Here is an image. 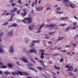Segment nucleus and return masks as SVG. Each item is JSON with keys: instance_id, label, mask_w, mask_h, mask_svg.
Instances as JSON below:
<instances>
[{"instance_id": "ea45409f", "label": "nucleus", "mask_w": 78, "mask_h": 78, "mask_svg": "<svg viewBox=\"0 0 78 78\" xmlns=\"http://www.w3.org/2000/svg\"><path fill=\"white\" fill-rule=\"evenodd\" d=\"M39 51L41 52H44V51H45V50L42 49H40L39 50Z\"/></svg>"}, {"instance_id": "2eb2a0df", "label": "nucleus", "mask_w": 78, "mask_h": 78, "mask_svg": "<svg viewBox=\"0 0 78 78\" xmlns=\"http://www.w3.org/2000/svg\"><path fill=\"white\" fill-rule=\"evenodd\" d=\"M7 65L8 67H10V68L13 67V66H12V64L8 63L7 64Z\"/></svg>"}, {"instance_id": "7ed1b4c3", "label": "nucleus", "mask_w": 78, "mask_h": 78, "mask_svg": "<svg viewBox=\"0 0 78 78\" xmlns=\"http://www.w3.org/2000/svg\"><path fill=\"white\" fill-rule=\"evenodd\" d=\"M28 16H29V18L26 17L24 18L23 20H21V21H22L24 23H27L28 22V24H30L32 22V21L30 20V15H29Z\"/></svg>"}, {"instance_id": "49530a36", "label": "nucleus", "mask_w": 78, "mask_h": 78, "mask_svg": "<svg viewBox=\"0 0 78 78\" xmlns=\"http://www.w3.org/2000/svg\"><path fill=\"white\" fill-rule=\"evenodd\" d=\"M14 16V15H11V17L10 18V19H12H12H13V16Z\"/></svg>"}, {"instance_id": "473e14b6", "label": "nucleus", "mask_w": 78, "mask_h": 78, "mask_svg": "<svg viewBox=\"0 0 78 78\" xmlns=\"http://www.w3.org/2000/svg\"><path fill=\"white\" fill-rule=\"evenodd\" d=\"M73 26H76L77 25V23L76 22H73Z\"/></svg>"}, {"instance_id": "393cba45", "label": "nucleus", "mask_w": 78, "mask_h": 78, "mask_svg": "<svg viewBox=\"0 0 78 78\" xmlns=\"http://www.w3.org/2000/svg\"><path fill=\"white\" fill-rule=\"evenodd\" d=\"M68 17L66 16L65 18L62 17L61 18V20H64V19H68Z\"/></svg>"}, {"instance_id": "69168bd1", "label": "nucleus", "mask_w": 78, "mask_h": 78, "mask_svg": "<svg viewBox=\"0 0 78 78\" xmlns=\"http://www.w3.org/2000/svg\"><path fill=\"white\" fill-rule=\"evenodd\" d=\"M35 60H38L39 59V58H36V57H35Z\"/></svg>"}, {"instance_id": "603ef678", "label": "nucleus", "mask_w": 78, "mask_h": 78, "mask_svg": "<svg viewBox=\"0 0 78 78\" xmlns=\"http://www.w3.org/2000/svg\"><path fill=\"white\" fill-rule=\"evenodd\" d=\"M20 13V10H18L17 12V14H19Z\"/></svg>"}, {"instance_id": "20e7f679", "label": "nucleus", "mask_w": 78, "mask_h": 78, "mask_svg": "<svg viewBox=\"0 0 78 78\" xmlns=\"http://www.w3.org/2000/svg\"><path fill=\"white\" fill-rule=\"evenodd\" d=\"M40 42H41V41L39 40L33 41L30 44V47L31 48V47L35 46V43H40Z\"/></svg>"}, {"instance_id": "a878e982", "label": "nucleus", "mask_w": 78, "mask_h": 78, "mask_svg": "<svg viewBox=\"0 0 78 78\" xmlns=\"http://www.w3.org/2000/svg\"><path fill=\"white\" fill-rule=\"evenodd\" d=\"M67 25V24L66 23H63V24H61L60 26L61 27H64V26H66Z\"/></svg>"}, {"instance_id": "09e8293b", "label": "nucleus", "mask_w": 78, "mask_h": 78, "mask_svg": "<svg viewBox=\"0 0 78 78\" xmlns=\"http://www.w3.org/2000/svg\"><path fill=\"white\" fill-rule=\"evenodd\" d=\"M41 65L42 66H43V67H44L46 68V66L44 65V63H42Z\"/></svg>"}, {"instance_id": "39448f33", "label": "nucleus", "mask_w": 78, "mask_h": 78, "mask_svg": "<svg viewBox=\"0 0 78 78\" xmlns=\"http://www.w3.org/2000/svg\"><path fill=\"white\" fill-rule=\"evenodd\" d=\"M23 51H24V52H26V53L27 55H28V58L31 60V59H32L33 58H32V57L31 55H29V54H30V53L28 52V51H27V50L26 48H24L23 49Z\"/></svg>"}, {"instance_id": "423d86ee", "label": "nucleus", "mask_w": 78, "mask_h": 78, "mask_svg": "<svg viewBox=\"0 0 78 78\" xmlns=\"http://www.w3.org/2000/svg\"><path fill=\"white\" fill-rule=\"evenodd\" d=\"M34 49V48H33L30 49V50H29L30 53H34H34H35V54H37V51H36Z\"/></svg>"}, {"instance_id": "cd10ccee", "label": "nucleus", "mask_w": 78, "mask_h": 78, "mask_svg": "<svg viewBox=\"0 0 78 78\" xmlns=\"http://www.w3.org/2000/svg\"><path fill=\"white\" fill-rule=\"evenodd\" d=\"M24 39L26 42H28V38H25Z\"/></svg>"}, {"instance_id": "b1692460", "label": "nucleus", "mask_w": 78, "mask_h": 78, "mask_svg": "<svg viewBox=\"0 0 78 78\" xmlns=\"http://www.w3.org/2000/svg\"><path fill=\"white\" fill-rule=\"evenodd\" d=\"M1 67L2 69H6L7 68V66L6 65H5V66L3 65Z\"/></svg>"}, {"instance_id": "6ab92c4d", "label": "nucleus", "mask_w": 78, "mask_h": 78, "mask_svg": "<svg viewBox=\"0 0 78 78\" xmlns=\"http://www.w3.org/2000/svg\"><path fill=\"white\" fill-rule=\"evenodd\" d=\"M17 23H14V24L12 25H11V27H17Z\"/></svg>"}, {"instance_id": "1a4fd4ad", "label": "nucleus", "mask_w": 78, "mask_h": 78, "mask_svg": "<svg viewBox=\"0 0 78 78\" xmlns=\"http://www.w3.org/2000/svg\"><path fill=\"white\" fill-rule=\"evenodd\" d=\"M67 70L68 72H69V71H72L73 70V67L72 66H70L67 69Z\"/></svg>"}, {"instance_id": "0e129e2a", "label": "nucleus", "mask_w": 78, "mask_h": 78, "mask_svg": "<svg viewBox=\"0 0 78 78\" xmlns=\"http://www.w3.org/2000/svg\"><path fill=\"white\" fill-rule=\"evenodd\" d=\"M37 0H36L35 2V5H36L37 4Z\"/></svg>"}, {"instance_id": "de8ad7c7", "label": "nucleus", "mask_w": 78, "mask_h": 78, "mask_svg": "<svg viewBox=\"0 0 78 78\" xmlns=\"http://www.w3.org/2000/svg\"><path fill=\"white\" fill-rule=\"evenodd\" d=\"M18 3H19V4H20V5L22 4V2H21V1L19 0L18 1Z\"/></svg>"}, {"instance_id": "58836bf2", "label": "nucleus", "mask_w": 78, "mask_h": 78, "mask_svg": "<svg viewBox=\"0 0 78 78\" xmlns=\"http://www.w3.org/2000/svg\"><path fill=\"white\" fill-rule=\"evenodd\" d=\"M61 48H58V47H55V49L56 50H58V49H61Z\"/></svg>"}, {"instance_id": "c9c22d12", "label": "nucleus", "mask_w": 78, "mask_h": 78, "mask_svg": "<svg viewBox=\"0 0 78 78\" xmlns=\"http://www.w3.org/2000/svg\"><path fill=\"white\" fill-rule=\"evenodd\" d=\"M30 60L32 61H33V62H34V63H36V62L34 60V59H33V58H32V59H30Z\"/></svg>"}, {"instance_id": "3c124183", "label": "nucleus", "mask_w": 78, "mask_h": 78, "mask_svg": "<svg viewBox=\"0 0 78 78\" xmlns=\"http://www.w3.org/2000/svg\"><path fill=\"white\" fill-rule=\"evenodd\" d=\"M64 59V58H62L61 59H60V62H63V59Z\"/></svg>"}, {"instance_id": "f704fd0d", "label": "nucleus", "mask_w": 78, "mask_h": 78, "mask_svg": "<svg viewBox=\"0 0 78 78\" xmlns=\"http://www.w3.org/2000/svg\"><path fill=\"white\" fill-rule=\"evenodd\" d=\"M31 26L33 28H34V27H35V24L34 23H33L31 25Z\"/></svg>"}, {"instance_id": "f257e3e1", "label": "nucleus", "mask_w": 78, "mask_h": 78, "mask_svg": "<svg viewBox=\"0 0 78 78\" xmlns=\"http://www.w3.org/2000/svg\"><path fill=\"white\" fill-rule=\"evenodd\" d=\"M57 2H61L62 1L63 3L66 4L67 5H65V6H66L67 7H69V6H70L72 8H74V7L73 6V4L69 1V0H56Z\"/></svg>"}, {"instance_id": "774afa93", "label": "nucleus", "mask_w": 78, "mask_h": 78, "mask_svg": "<svg viewBox=\"0 0 78 78\" xmlns=\"http://www.w3.org/2000/svg\"><path fill=\"white\" fill-rule=\"evenodd\" d=\"M73 46H75V47H76V44L74 43L73 44Z\"/></svg>"}, {"instance_id": "c756f323", "label": "nucleus", "mask_w": 78, "mask_h": 78, "mask_svg": "<svg viewBox=\"0 0 78 78\" xmlns=\"http://www.w3.org/2000/svg\"><path fill=\"white\" fill-rule=\"evenodd\" d=\"M29 28L30 30H31V31L33 30V27L31 26L29 27Z\"/></svg>"}, {"instance_id": "e433bc0d", "label": "nucleus", "mask_w": 78, "mask_h": 78, "mask_svg": "<svg viewBox=\"0 0 78 78\" xmlns=\"http://www.w3.org/2000/svg\"><path fill=\"white\" fill-rule=\"evenodd\" d=\"M51 8H50V7H48L46 8V10H49V9H51Z\"/></svg>"}, {"instance_id": "9d476101", "label": "nucleus", "mask_w": 78, "mask_h": 78, "mask_svg": "<svg viewBox=\"0 0 78 78\" xmlns=\"http://www.w3.org/2000/svg\"><path fill=\"white\" fill-rule=\"evenodd\" d=\"M43 9V7H39L36 8V10L37 11H41Z\"/></svg>"}, {"instance_id": "a19ab883", "label": "nucleus", "mask_w": 78, "mask_h": 78, "mask_svg": "<svg viewBox=\"0 0 78 78\" xmlns=\"http://www.w3.org/2000/svg\"><path fill=\"white\" fill-rule=\"evenodd\" d=\"M73 30H75V28H78V27L77 26H75L73 27Z\"/></svg>"}, {"instance_id": "79ce46f5", "label": "nucleus", "mask_w": 78, "mask_h": 78, "mask_svg": "<svg viewBox=\"0 0 78 78\" xmlns=\"http://www.w3.org/2000/svg\"><path fill=\"white\" fill-rule=\"evenodd\" d=\"M39 62H40V63H41V64H44V62H43V61H42L41 60H40L39 61Z\"/></svg>"}, {"instance_id": "f03ea898", "label": "nucleus", "mask_w": 78, "mask_h": 78, "mask_svg": "<svg viewBox=\"0 0 78 78\" xmlns=\"http://www.w3.org/2000/svg\"><path fill=\"white\" fill-rule=\"evenodd\" d=\"M57 2H61L62 1L63 3L66 4L67 5H65V6H66L67 7H69V6H70L72 8H74V7L73 6V4L69 1V0H56Z\"/></svg>"}, {"instance_id": "5fc2aeb1", "label": "nucleus", "mask_w": 78, "mask_h": 78, "mask_svg": "<svg viewBox=\"0 0 78 78\" xmlns=\"http://www.w3.org/2000/svg\"><path fill=\"white\" fill-rule=\"evenodd\" d=\"M61 51L62 52H66V50H61Z\"/></svg>"}, {"instance_id": "c85d7f7f", "label": "nucleus", "mask_w": 78, "mask_h": 78, "mask_svg": "<svg viewBox=\"0 0 78 78\" xmlns=\"http://www.w3.org/2000/svg\"><path fill=\"white\" fill-rule=\"evenodd\" d=\"M5 75H8L10 74L9 72H8V71H7L6 72H5Z\"/></svg>"}, {"instance_id": "8fccbe9b", "label": "nucleus", "mask_w": 78, "mask_h": 78, "mask_svg": "<svg viewBox=\"0 0 78 78\" xmlns=\"http://www.w3.org/2000/svg\"><path fill=\"white\" fill-rule=\"evenodd\" d=\"M8 23L6 22L5 23L3 24V25H8Z\"/></svg>"}, {"instance_id": "4be33fe9", "label": "nucleus", "mask_w": 78, "mask_h": 78, "mask_svg": "<svg viewBox=\"0 0 78 78\" xmlns=\"http://www.w3.org/2000/svg\"><path fill=\"white\" fill-rule=\"evenodd\" d=\"M55 12L57 13V14H63L64 12H58L57 11H55Z\"/></svg>"}, {"instance_id": "052dcab7", "label": "nucleus", "mask_w": 78, "mask_h": 78, "mask_svg": "<svg viewBox=\"0 0 78 78\" xmlns=\"http://www.w3.org/2000/svg\"><path fill=\"white\" fill-rule=\"evenodd\" d=\"M13 0H11L9 2V3H12V2H13Z\"/></svg>"}, {"instance_id": "6e6552de", "label": "nucleus", "mask_w": 78, "mask_h": 78, "mask_svg": "<svg viewBox=\"0 0 78 78\" xmlns=\"http://www.w3.org/2000/svg\"><path fill=\"white\" fill-rule=\"evenodd\" d=\"M20 59L23 62L25 63H28V61L27 60V58L26 57H24L22 58H21Z\"/></svg>"}, {"instance_id": "13d9d810", "label": "nucleus", "mask_w": 78, "mask_h": 78, "mask_svg": "<svg viewBox=\"0 0 78 78\" xmlns=\"http://www.w3.org/2000/svg\"><path fill=\"white\" fill-rule=\"evenodd\" d=\"M48 44H52V42H50V41H48Z\"/></svg>"}, {"instance_id": "f8f14e48", "label": "nucleus", "mask_w": 78, "mask_h": 78, "mask_svg": "<svg viewBox=\"0 0 78 78\" xmlns=\"http://www.w3.org/2000/svg\"><path fill=\"white\" fill-rule=\"evenodd\" d=\"M53 27H58V25L56 24H53V23H51V29L52 30L53 29Z\"/></svg>"}, {"instance_id": "7c9ffc66", "label": "nucleus", "mask_w": 78, "mask_h": 78, "mask_svg": "<svg viewBox=\"0 0 78 78\" xmlns=\"http://www.w3.org/2000/svg\"><path fill=\"white\" fill-rule=\"evenodd\" d=\"M29 69H30V70H34V68L29 67Z\"/></svg>"}, {"instance_id": "9b49d317", "label": "nucleus", "mask_w": 78, "mask_h": 78, "mask_svg": "<svg viewBox=\"0 0 78 78\" xmlns=\"http://www.w3.org/2000/svg\"><path fill=\"white\" fill-rule=\"evenodd\" d=\"M8 35L9 36H12L13 35V31H9L8 34Z\"/></svg>"}, {"instance_id": "37998d69", "label": "nucleus", "mask_w": 78, "mask_h": 78, "mask_svg": "<svg viewBox=\"0 0 78 78\" xmlns=\"http://www.w3.org/2000/svg\"><path fill=\"white\" fill-rule=\"evenodd\" d=\"M68 74L69 75H73V73H72V72H69L68 73Z\"/></svg>"}, {"instance_id": "5701e85b", "label": "nucleus", "mask_w": 78, "mask_h": 78, "mask_svg": "<svg viewBox=\"0 0 78 78\" xmlns=\"http://www.w3.org/2000/svg\"><path fill=\"white\" fill-rule=\"evenodd\" d=\"M0 53H5V51L3 50L2 49H0Z\"/></svg>"}, {"instance_id": "2f4dec72", "label": "nucleus", "mask_w": 78, "mask_h": 78, "mask_svg": "<svg viewBox=\"0 0 78 78\" xmlns=\"http://www.w3.org/2000/svg\"><path fill=\"white\" fill-rule=\"evenodd\" d=\"M45 27H51V24L49 25H47Z\"/></svg>"}, {"instance_id": "aec40b11", "label": "nucleus", "mask_w": 78, "mask_h": 78, "mask_svg": "<svg viewBox=\"0 0 78 78\" xmlns=\"http://www.w3.org/2000/svg\"><path fill=\"white\" fill-rule=\"evenodd\" d=\"M64 39V37H61L57 40V41H60L61 40H63Z\"/></svg>"}, {"instance_id": "864d4df0", "label": "nucleus", "mask_w": 78, "mask_h": 78, "mask_svg": "<svg viewBox=\"0 0 78 78\" xmlns=\"http://www.w3.org/2000/svg\"><path fill=\"white\" fill-rule=\"evenodd\" d=\"M24 75H28V73H24Z\"/></svg>"}, {"instance_id": "0eeeda50", "label": "nucleus", "mask_w": 78, "mask_h": 78, "mask_svg": "<svg viewBox=\"0 0 78 78\" xmlns=\"http://www.w3.org/2000/svg\"><path fill=\"white\" fill-rule=\"evenodd\" d=\"M23 11L24 12V13L23 12H22L21 13V14H22L23 15L22 17L23 18L24 17V16H26V15L27 14V9H23Z\"/></svg>"}, {"instance_id": "a211bd4d", "label": "nucleus", "mask_w": 78, "mask_h": 78, "mask_svg": "<svg viewBox=\"0 0 78 78\" xmlns=\"http://www.w3.org/2000/svg\"><path fill=\"white\" fill-rule=\"evenodd\" d=\"M41 59H44V53H41Z\"/></svg>"}, {"instance_id": "4d7b16f0", "label": "nucleus", "mask_w": 78, "mask_h": 78, "mask_svg": "<svg viewBox=\"0 0 78 78\" xmlns=\"http://www.w3.org/2000/svg\"><path fill=\"white\" fill-rule=\"evenodd\" d=\"M12 75H16V73H15L12 72Z\"/></svg>"}, {"instance_id": "bf43d9fd", "label": "nucleus", "mask_w": 78, "mask_h": 78, "mask_svg": "<svg viewBox=\"0 0 78 78\" xmlns=\"http://www.w3.org/2000/svg\"><path fill=\"white\" fill-rule=\"evenodd\" d=\"M42 75H43V76H44V77H45V78H47V76H46L43 73L42 74Z\"/></svg>"}, {"instance_id": "bb28decb", "label": "nucleus", "mask_w": 78, "mask_h": 78, "mask_svg": "<svg viewBox=\"0 0 78 78\" xmlns=\"http://www.w3.org/2000/svg\"><path fill=\"white\" fill-rule=\"evenodd\" d=\"M56 33V31L49 33H48V34H50L49 35H53V34H51V33Z\"/></svg>"}, {"instance_id": "412c9836", "label": "nucleus", "mask_w": 78, "mask_h": 78, "mask_svg": "<svg viewBox=\"0 0 78 78\" xmlns=\"http://www.w3.org/2000/svg\"><path fill=\"white\" fill-rule=\"evenodd\" d=\"M17 9L15 8H14L13 10H12V12H16V11H17Z\"/></svg>"}, {"instance_id": "a18cd8bd", "label": "nucleus", "mask_w": 78, "mask_h": 78, "mask_svg": "<svg viewBox=\"0 0 78 78\" xmlns=\"http://www.w3.org/2000/svg\"><path fill=\"white\" fill-rule=\"evenodd\" d=\"M60 55V54H58V53H57V54H55L54 55H52V56H56V55Z\"/></svg>"}, {"instance_id": "e2e57ef3", "label": "nucleus", "mask_w": 78, "mask_h": 78, "mask_svg": "<svg viewBox=\"0 0 78 78\" xmlns=\"http://www.w3.org/2000/svg\"><path fill=\"white\" fill-rule=\"evenodd\" d=\"M77 71V69L76 68V69L74 70V72H76Z\"/></svg>"}, {"instance_id": "4468645a", "label": "nucleus", "mask_w": 78, "mask_h": 78, "mask_svg": "<svg viewBox=\"0 0 78 78\" xmlns=\"http://www.w3.org/2000/svg\"><path fill=\"white\" fill-rule=\"evenodd\" d=\"M9 52L10 53L14 52V48L12 46H10V47Z\"/></svg>"}, {"instance_id": "338daca9", "label": "nucleus", "mask_w": 78, "mask_h": 78, "mask_svg": "<svg viewBox=\"0 0 78 78\" xmlns=\"http://www.w3.org/2000/svg\"><path fill=\"white\" fill-rule=\"evenodd\" d=\"M15 72V73H16V75H19V73H17V72Z\"/></svg>"}, {"instance_id": "c03bdc74", "label": "nucleus", "mask_w": 78, "mask_h": 78, "mask_svg": "<svg viewBox=\"0 0 78 78\" xmlns=\"http://www.w3.org/2000/svg\"><path fill=\"white\" fill-rule=\"evenodd\" d=\"M56 9L59 11L60 10H61V8L60 7H58Z\"/></svg>"}, {"instance_id": "ddd939ff", "label": "nucleus", "mask_w": 78, "mask_h": 78, "mask_svg": "<svg viewBox=\"0 0 78 78\" xmlns=\"http://www.w3.org/2000/svg\"><path fill=\"white\" fill-rule=\"evenodd\" d=\"M44 24L43 25H41L40 26V28L39 29V30L37 31V33H40V32H41V29H42V27H43V26H44Z\"/></svg>"}, {"instance_id": "4c0bfd02", "label": "nucleus", "mask_w": 78, "mask_h": 78, "mask_svg": "<svg viewBox=\"0 0 78 78\" xmlns=\"http://www.w3.org/2000/svg\"><path fill=\"white\" fill-rule=\"evenodd\" d=\"M16 5V4L15 3H12L11 5L12 6H15V5Z\"/></svg>"}, {"instance_id": "680f3d73", "label": "nucleus", "mask_w": 78, "mask_h": 78, "mask_svg": "<svg viewBox=\"0 0 78 78\" xmlns=\"http://www.w3.org/2000/svg\"><path fill=\"white\" fill-rule=\"evenodd\" d=\"M68 67H69V66L68 65H66V68H68Z\"/></svg>"}, {"instance_id": "6e6d98bb", "label": "nucleus", "mask_w": 78, "mask_h": 78, "mask_svg": "<svg viewBox=\"0 0 78 78\" xmlns=\"http://www.w3.org/2000/svg\"><path fill=\"white\" fill-rule=\"evenodd\" d=\"M70 28V27H68L67 29H66V31H68V30H69Z\"/></svg>"}, {"instance_id": "f3484780", "label": "nucleus", "mask_w": 78, "mask_h": 78, "mask_svg": "<svg viewBox=\"0 0 78 78\" xmlns=\"http://www.w3.org/2000/svg\"><path fill=\"white\" fill-rule=\"evenodd\" d=\"M37 69H38L39 70H40V71H41V72H42V69H43V68L42 67H40L39 66H37Z\"/></svg>"}, {"instance_id": "72a5a7b5", "label": "nucleus", "mask_w": 78, "mask_h": 78, "mask_svg": "<svg viewBox=\"0 0 78 78\" xmlns=\"http://www.w3.org/2000/svg\"><path fill=\"white\" fill-rule=\"evenodd\" d=\"M54 67H55V69H58V70H60V67L58 68H57L56 66H55Z\"/></svg>"}, {"instance_id": "dca6fc26", "label": "nucleus", "mask_w": 78, "mask_h": 78, "mask_svg": "<svg viewBox=\"0 0 78 78\" xmlns=\"http://www.w3.org/2000/svg\"><path fill=\"white\" fill-rule=\"evenodd\" d=\"M17 72L18 73H19L20 75L21 76L23 75V73L22 72V71H17Z\"/></svg>"}]
</instances>
